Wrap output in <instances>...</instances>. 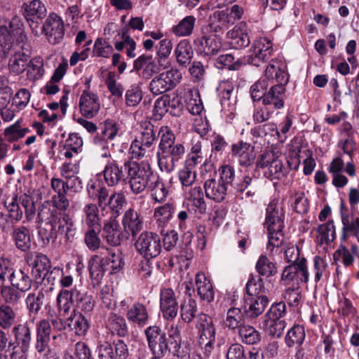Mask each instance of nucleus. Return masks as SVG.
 Instances as JSON below:
<instances>
[{
	"label": "nucleus",
	"mask_w": 359,
	"mask_h": 359,
	"mask_svg": "<svg viewBox=\"0 0 359 359\" xmlns=\"http://www.w3.org/2000/svg\"><path fill=\"white\" fill-rule=\"evenodd\" d=\"M122 224L126 231L135 236L143 228V221L135 210L130 208L123 216Z\"/></svg>",
	"instance_id": "c85d7f7f"
},
{
	"label": "nucleus",
	"mask_w": 359,
	"mask_h": 359,
	"mask_svg": "<svg viewBox=\"0 0 359 359\" xmlns=\"http://www.w3.org/2000/svg\"><path fill=\"white\" fill-rule=\"evenodd\" d=\"M29 56L23 51H15L8 62V68L15 74L22 73L27 68Z\"/></svg>",
	"instance_id": "c03bdc74"
},
{
	"label": "nucleus",
	"mask_w": 359,
	"mask_h": 359,
	"mask_svg": "<svg viewBox=\"0 0 359 359\" xmlns=\"http://www.w3.org/2000/svg\"><path fill=\"white\" fill-rule=\"evenodd\" d=\"M309 278V273L305 258L299 260L298 264L286 266L281 275V281L287 285L299 286L302 283H306Z\"/></svg>",
	"instance_id": "f8f14e48"
},
{
	"label": "nucleus",
	"mask_w": 359,
	"mask_h": 359,
	"mask_svg": "<svg viewBox=\"0 0 359 359\" xmlns=\"http://www.w3.org/2000/svg\"><path fill=\"white\" fill-rule=\"evenodd\" d=\"M187 109L193 115H201L203 111V104L196 89H188L184 95Z\"/></svg>",
	"instance_id": "c9c22d12"
},
{
	"label": "nucleus",
	"mask_w": 359,
	"mask_h": 359,
	"mask_svg": "<svg viewBox=\"0 0 359 359\" xmlns=\"http://www.w3.org/2000/svg\"><path fill=\"white\" fill-rule=\"evenodd\" d=\"M102 172L104 181L110 187L118 184L121 180H125L126 177L123 167H120L114 161L108 162Z\"/></svg>",
	"instance_id": "473e14b6"
},
{
	"label": "nucleus",
	"mask_w": 359,
	"mask_h": 359,
	"mask_svg": "<svg viewBox=\"0 0 359 359\" xmlns=\"http://www.w3.org/2000/svg\"><path fill=\"white\" fill-rule=\"evenodd\" d=\"M67 322L69 327L72 326V329L78 336L86 335L90 327L88 320L82 313L75 311L67 319Z\"/></svg>",
	"instance_id": "58836bf2"
},
{
	"label": "nucleus",
	"mask_w": 359,
	"mask_h": 359,
	"mask_svg": "<svg viewBox=\"0 0 359 359\" xmlns=\"http://www.w3.org/2000/svg\"><path fill=\"white\" fill-rule=\"evenodd\" d=\"M184 198L188 204L192 205L196 212L203 214L206 210V203L204 200L203 191L201 187H191L184 192Z\"/></svg>",
	"instance_id": "c756f323"
},
{
	"label": "nucleus",
	"mask_w": 359,
	"mask_h": 359,
	"mask_svg": "<svg viewBox=\"0 0 359 359\" xmlns=\"http://www.w3.org/2000/svg\"><path fill=\"white\" fill-rule=\"evenodd\" d=\"M106 261L99 255H94L89 262L88 269L93 285H99L106 270Z\"/></svg>",
	"instance_id": "e433bc0d"
},
{
	"label": "nucleus",
	"mask_w": 359,
	"mask_h": 359,
	"mask_svg": "<svg viewBox=\"0 0 359 359\" xmlns=\"http://www.w3.org/2000/svg\"><path fill=\"white\" fill-rule=\"evenodd\" d=\"M127 172L130 187L133 193H142L146 187H149L154 175L147 163L140 165L135 161H128L124 163Z\"/></svg>",
	"instance_id": "20e7f679"
},
{
	"label": "nucleus",
	"mask_w": 359,
	"mask_h": 359,
	"mask_svg": "<svg viewBox=\"0 0 359 359\" xmlns=\"http://www.w3.org/2000/svg\"><path fill=\"white\" fill-rule=\"evenodd\" d=\"M196 327L198 332V339H215V327L211 316L200 313L197 317Z\"/></svg>",
	"instance_id": "b1692460"
},
{
	"label": "nucleus",
	"mask_w": 359,
	"mask_h": 359,
	"mask_svg": "<svg viewBox=\"0 0 359 359\" xmlns=\"http://www.w3.org/2000/svg\"><path fill=\"white\" fill-rule=\"evenodd\" d=\"M2 299L8 305H16L21 299L20 291L12 285H4L0 287Z\"/></svg>",
	"instance_id": "e2e57ef3"
},
{
	"label": "nucleus",
	"mask_w": 359,
	"mask_h": 359,
	"mask_svg": "<svg viewBox=\"0 0 359 359\" xmlns=\"http://www.w3.org/2000/svg\"><path fill=\"white\" fill-rule=\"evenodd\" d=\"M27 67V76L31 80H38L43 75V60L40 57H36L29 60Z\"/></svg>",
	"instance_id": "69168bd1"
},
{
	"label": "nucleus",
	"mask_w": 359,
	"mask_h": 359,
	"mask_svg": "<svg viewBox=\"0 0 359 359\" xmlns=\"http://www.w3.org/2000/svg\"><path fill=\"white\" fill-rule=\"evenodd\" d=\"M275 83L265 93L262 104L268 105L275 111L284 107V100L285 97V86L289 81L287 73L285 70V67L281 65L279 70L276 72Z\"/></svg>",
	"instance_id": "39448f33"
},
{
	"label": "nucleus",
	"mask_w": 359,
	"mask_h": 359,
	"mask_svg": "<svg viewBox=\"0 0 359 359\" xmlns=\"http://www.w3.org/2000/svg\"><path fill=\"white\" fill-rule=\"evenodd\" d=\"M204 189L207 198L216 202H222L226 196L228 188L219 180L212 178L205 182Z\"/></svg>",
	"instance_id": "a878e982"
},
{
	"label": "nucleus",
	"mask_w": 359,
	"mask_h": 359,
	"mask_svg": "<svg viewBox=\"0 0 359 359\" xmlns=\"http://www.w3.org/2000/svg\"><path fill=\"white\" fill-rule=\"evenodd\" d=\"M280 157V153L277 149L271 148L258 156L257 166L260 168H267L271 177L280 179L285 176L287 171Z\"/></svg>",
	"instance_id": "0eeeda50"
},
{
	"label": "nucleus",
	"mask_w": 359,
	"mask_h": 359,
	"mask_svg": "<svg viewBox=\"0 0 359 359\" xmlns=\"http://www.w3.org/2000/svg\"><path fill=\"white\" fill-rule=\"evenodd\" d=\"M149 189L151 191L152 198L156 202H163L168 194V189L165 184L162 180L156 175H154L152 181L150 182Z\"/></svg>",
	"instance_id": "09e8293b"
},
{
	"label": "nucleus",
	"mask_w": 359,
	"mask_h": 359,
	"mask_svg": "<svg viewBox=\"0 0 359 359\" xmlns=\"http://www.w3.org/2000/svg\"><path fill=\"white\" fill-rule=\"evenodd\" d=\"M269 303L267 297L260 294L257 298H250L245 306L244 312L250 318H255L261 315Z\"/></svg>",
	"instance_id": "a19ab883"
},
{
	"label": "nucleus",
	"mask_w": 359,
	"mask_h": 359,
	"mask_svg": "<svg viewBox=\"0 0 359 359\" xmlns=\"http://www.w3.org/2000/svg\"><path fill=\"white\" fill-rule=\"evenodd\" d=\"M182 74L177 69H170L161 73L155 76L150 82L151 92L159 95L174 88L182 80Z\"/></svg>",
	"instance_id": "1a4fd4ad"
},
{
	"label": "nucleus",
	"mask_w": 359,
	"mask_h": 359,
	"mask_svg": "<svg viewBox=\"0 0 359 359\" xmlns=\"http://www.w3.org/2000/svg\"><path fill=\"white\" fill-rule=\"evenodd\" d=\"M24 15L28 22L32 33L35 36H39L41 32L39 29V22L46 15V8L40 0H32L23 4Z\"/></svg>",
	"instance_id": "ddd939ff"
},
{
	"label": "nucleus",
	"mask_w": 359,
	"mask_h": 359,
	"mask_svg": "<svg viewBox=\"0 0 359 359\" xmlns=\"http://www.w3.org/2000/svg\"><path fill=\"white\" fill-rule=\"evenodd\" d=\"M284 216L283 202L278 199H272L266 208L265 227L268 231H282L284 226Z\"/></svg>",
	"instance_id": "2eb2a0df"
},
{
	"label": "nucleus",
	"mask_w": 359,
	"mask_h": 359,
	"mask_svg": "<svg viewBox=\"0 0 359 359\" xmlns=\"http://www.w3.org/2000/svg\"><path fill=\"white\" fill-rule=\"evenodd\" d=\"M149 348L154 355H164L168 348L166 334L157 326H149L145 330Z\"/></svg>",
	"instance_id": "dca6fc26"
},
{
	"label": "nucleus",
	"mask_w": 359,
	"mask_h": 359,
	"mask_svg": "<svg viewBox=\"0 0 359 359\" xmlns=\"http://www.w3.org/2000/svg\"><path fill=\"white\" fill-rule=\"evenodd\" d=\"M79 109L81 114L88 118L95 116L100 109V101L97 94L85 90L79 99Z\"/></svg>",
	"instance_id": "aec40b11"
},
{
	"label": "nucleus",
	"mask_w": 359,
	"mask_h": 359,
	"mask_svg": "<svg viewBox=\"0 0 359 359\" xmlns=\"http://www.w3.org/2000/svg\"><path fill=\"white\" fill-rule=\"evenodd\" d=\"M344 154L350 157L346 164L341 156L334 158L327 167V170L332 177V183L337 188H343L348 183V179L343 174L344 171L351 177L356 176V168L353 161V156L356 149L355 142L348 137L341 143Z\"/></svg>",
	"instance_id": "f03ea898"
},
{
	"label": "nucleus",
	"mask_w": 359,
	"mask_h": 359,
	"mask_svg": "<svg viewBox=\"0 0 359 359\" xmlns=\"http://www.w3.org/2000/svg\"><path fill=\"white\" fill-rule=\"evenodd\" d=\"M44 294L42 292H31L26 297L25 303L29 313L36 314L41 308Z\"/></svg>",
	"instance_id": "680f3d73"
},
{
	"label": "nucleus",
	"mask_w": 359,
	"mask_h": 359,
	"mask_svg": "<svg viewBox=\"0 0 359 359\" xmlns=\"http://www.w3.org/2000/svg\"><path fill=\"white\" fill-rule=\"evenodd\" d=\"M231 155L238 159L240 165L244 166L251 165L255 158L251 145L243 141L232 144Z\"/></svg>",
	"instance_id": "393cba45"
},
{
	"label": "nucleus",
	"mask_w": 359,
	"mask_h": 359,
	"mask_svg": "<svg viewBox=\"0 0 359 359\" xmlns=\"http://www.w3.org/2000/svg\"><path fill=\"white\" fill-rule=\"evenodd\" d=\"M305 336L304 327L295 325L287 331L285 341L288 347L299 346L304 342Z\"/></svg>",
	"instance_id": "de8ad7c7"
},
{
	"label": "nucleus",
	"mask_w": 359,
	"mask_h": 359,
	"mask_svg": "<svg viewBox=\"0 0 359 359\" xmlns=\"http://www.w3.org/2000/svg\"><path fill=\"white\" fill-rule=\"evenodd\" d=\"M50 184L51 188L57 195L54 196L53 201L49 202L55 206L57 210L65 212L69 205V201L66 196L69 190V182H65L60 178L53 177L51 179Z\"/></svg>",
	"instance_id": "4be33fe9"
},
{
	"label": "nucleus",
	"mask_w": 359,
	"mask_h": 359,
	"mask_svg": "<svg viewBox=\"0 0 359 359\" xmlns=\"http://www.w3.org/2000/svg\"><path fill=\"white\" fill-rule=\"evenodd\" d=\"M359 252V248L357 245L353 244L348 249L343 245L339 246L338 249L333 255V259L335 262H341L346 267L353 265L355 257Z\"/></svg>",
	"instance_id": "f704fd0d"
},
{
	"label": "nucleus",
	"mask_w": 359,
	"mask_h": 359,
	"mask_svg": "<svg viewBox=\"0 0 359 359\" xmlns=\"http://www.w3.org/2000/svg\"><path fill=\"white\" fill-rule=\"evenodd\" d=\"M221 97V113L227 121H231L236 114V99L231 97L233 90V83L230 81L221 82L217 88Z\"/></svg>",
	"instance_id": "4468645a"
},
{
	"label": "nucleus",
	"mask_w": 359,
	"mask_h": 359,
	"mask_svg": "<svg viewBox=\"0 0 359 359\" xmlns=\"http://www.w3.org/2000/svg\"><path fill=\"white\" fill-rule=\"evenodd\" d=\"M272 42L266 37H260L255 40L250 48V55L248 62L255 66H259L260 62H264L272 55Z\"/></svg>",
	"instance_id": "f3484780"
},
{
	"label": "nucleus",
	"mask_w": 359,
	"mask_h": 359,
	"mask_svg": "<svg viewBox=\"0 0 359 359\" xmlns=\"http://www.w3.org/2000/svg\"><path fill=\"white\" fill-rule=\"evenodd\" d=\"M196 20V18L192 15L186 16L177 25L173 26L171 31L179 37L190 36L195 27Z\"/></svg>",
	"instance_id": "49530a36"
},
{
	"label": "nucleus",
	"mask_w": 359,
	"mask_h": 359,
	"mask_svg": "<svg viewBox=\"0 0 359 359\" xmlns=\"http://www.w3.org/2000/svg\"><path fill=\"white\" fill-rule=\"evenodd\" d=\"M127 319L131 323L142 327L149 323V314L144 305L135 303L130 307L126 313Z\"/></svg>",
	"instance_id": "7c9ffc66"
},
{
	"label": "nucleus",
	"mask_w": 359,
	"mask_h": 359,
	"mask_svg": "<svg viewBox=\"0 0 359 359\" xmlns=\"http://www.w3.org/2000/svg\"><path fill=\"white\" fill-rule=\"evenodd\" d=\"M244 323V315L239 308L231 307L226 312L224 325L231 329H239Z\"/></svg>",
	"instance_id": "8fccbe9b"
},
{
	"label": "nucleus",
	"mask_w": 359,
	"mask_h": 359,
	"mask_svg": "<svg viewBox=\"0 0 359 359\" xmlns=\"http://www.w3.org/2000/svg\"><path fill=\"white\" fill-rule=\"evenodd\" d=\"M119 224L115 218H110L104 225L102 236L112 246H117L121 243Z\"/></svg>",
	"instance_id": "4c0bfd02"
},
{
	"label": "nucleus",
	"mask_w": 359,
	"mask_h": 359,
	"mask_svg": "<svg viewBox=\"0 0 359 359\" xmlns=\"http://www.w3.org/2000/svg\"><path fill=\"white\" fill-rule=\"evenodd\" d=\"M121 39V41H117L114 43L115 48L120 51L126 48L128 56L135 57L136 55L135 53L136 49L135 41L125 31L122 32Z\"/></svg>",
	"instance_id": "0e129e2a"
},
{
	"label": "nucleus",
	"mask_w": 359,
	"mask_h": 359,
	"mask_svg": "<svg viewBox=\"0 0 359 359\" xmlns=\"http://www.w3.org/2000/svg\"><path fill=\"white\" fill-rule=\"evenodd\" d=\"M194 46L197 53L203 56L216 55L221 48L219 37L215 34H204L194 40Z\"/></svg>",
	"instance_id": "6ab92c4d"
},
{
	"label": "nucleus",
	"mask_w": 359,
	"mask_h": 359,
	"mask_svg": "<svg viewBox=\"0 0 359 359\" xmlns=\"http://www.w3.org/2000/svg\"><path fill=\"white\" fill-rule=\"evenodd\" d=\"M153 152L154 148L144 147L135 141L132 142L129 149V154L133 159L148 158L152 155Z\"/></svg>",
	"instance_id": "338daca9"
},
{
	"label": "nucleus",
	"mask_w": 359,
	"mask_h": 359,
	"mask_svg": "<svg viewBox=\"0 0 359 359\" xmlns=\"http://www.w3.org/2000/svg\"><path fill=\"white\" fill-rule=\"evenodd\" d=\"M196 312L197 303L194 299L189 297L181 304L180 316L184 323H191L195 318Z\"/></svg>",
	"instance_id": "5fc2aeb1"
},
{
	"label": "nucleus",
	"mask_w": 359,
	"mask_h": 359,
	"mask_svg": "<svg viewBox=\"0 0 359 359\" xmlns=\"http://www.w3.org/2000/svg\"><path fill=\"white\" fill-rule=\"evenodd\" d=\"M242 341L247 344H255L261 340L260 333L252 326L243 325L238 329Z\"/></svg>",
	"instance_id": "4d7b16f0"
},
{
	"label": "nucleus",
	"mask_w": 359,
	"mask_h": 359,
	"mask_svg": "<svg viewBox=\"0 0 359 359\" xmlns=\"http://www.w3.org/2000/svg\"><path fill=\"white\" fill-rule=\"evenodd\" d=\"M250 29L244 22L236 25L226 33V39L230 46L235 49L245 48L250 43Z\"/></svg>",
	"instance_id": "a211bd4d"
},
{
	"label": "nucleus",
	"mask_w": 359,
	"mask_h": 359,
	"mask_svg": "<svg viewBox=\"0 0 359 359\" xmlns=\"http://www.w3.org/2000/svg\"><path fill=\"white\" fill-rule=\"evenodd\" d=\"M204 158L202 152V144L199 140L191 141L189 153L184 161L185 163L196 167Z\"/></svg>",
	"instance_id": "6e6d98bb"
},
{
	"label": "nucleus",
	"mask_w": 359,
	"mask_h": 359,
	"mask_svg": "<svg viewBox=\"0 0 359 359\" xmlns=\"http://www.w3.org/2000/svg\"><path fill=\"white\" fill-rule=\"evenodd\" d=\"M79 297L80 291L76 288L71 290L62 289L57 295L56 306L60 315H65L70 311L73 305V296Z\"/></svg>",
	"instance_id": "2f4dec72"
},
{
	"label": "nucleus",
	"mask_w": 359,
	"mask_h": 359,
	"mask_svg": "<svg viewBox=\"0 0 359 359\" xmlns=\"http://www.w3.org/2000/svg\"><path fill=\"white\" fill-rule=\"evenodd\" d=\"M317 239L320 244H329L332 243L336 236L334 222L330 221L325 224L320 225L318 228Z\"/></svg>",
	"instance_id": "864d4df0"
},
{
	"label": "nucleus",
	"mask_w": 359,
	"mask_h": 359,
	"mask_svg": "<svg viewBox=\"0 0 359 359\" xmlns=\"http://www.w3.org/2000/svg\"><path fill=\"white\" fill-rule=\"evenodd\" d=\"M107 327L114 334L125 337L128 334L126 320L116 313H110L107 321Z\"/></svg>",
	"instance_id": "37998d69"
},
{
	"label": "nucleus",
	"mask_w": 359,
	"mask_h": 359,
	"mask_svg": "<svg viewBox=\"0 0 359 359\" xmlns=\"http://www.w3.org/2000/svg\"><path fill=\"white\" fill-rule=\"evenodd\" d=\"M39 32L41 34H44L49 43L58 44L62 41L65 36L64 21L56 13H50Z\"/></svg>",
	"instance_id": "9b49d317"
},
{
	"label": "nucleus",
	"mask_w": 359,
	"mask_h": 359,
	"mask_svg": "<svg viewBox=\"0 0 359 359\" xmlns=\"http://www.w3.org/2000/svg\"><path fill=\"white\" fill-rule=\"evenodd\" d=\"M173 212L174 207L170 203H165L154 209V221L161 233L172 219Z\"/></svg>",
	"instance_id": "72a5a7b5"
},
{
	"label": "nucleus",
	"mask_w": 359,
	"mask_h": 359,
	"mask_svg": "<svg viewBox=\"0 0 359 359\" xmlns=\"http://www.w3.org/2000/svg\"><path fill=\"white\" fill-rule=\"evenodd\" d=\"M15 245L20 250L25 252L31 247L29 230L25 226H18L13 229L12 233Z\"/></svg>",
	"instance_id": "79ce46f5"
},
{
	"label": "nucleus",
	"mask_w": 359,
	"mask_h": 359,
	"mask_svg": "<svg viewBox=\"0 0 359 359\" xmlns=\"http://www.w3.org/2000/svg\"><path fill=\"white\" fill-rule=\"evenodd\" d=\"M305 157L303 159V172L305 175H311L316 165V161L313 157V152L311 150L309 149H305L303 150H299V152L296 154V161L295 164L293 167L294 169H298L301 163V158Z\"/></svg>",
	"instance_id": "ea45409f"
},
{
	"label": "nucleus",
	"mask_w": 359,
	"mask_h": 359,
	"mask_svg": "<svg viewBox=\"0 0 359 359\" xmlns=\"http://www.w3.org/2000/svg\"><path fill=\"white\" fill-rule=\"evenodd\" d=\"M135 247L145 259L157 257L161 251V239L154 233L142 232L135 243Z\"/></svg>",
	"instance_id": "9d476101"
},
{
	"label": "nucleus",
	"mask_w": 359,
	"mask_h": 359,
	"mask_svg": "<svg viewBox=\"0 0 359 359\" xmlns=\"http://www.w3.org/2000/svg\"><path fill=\"white\" fill-rule=\"evenodd\" d=\"M29 132L27 128H21L19 121L7 127L4 132L5 140L9 142L18 141Z\"/></svg>",
	"instance_id": "13d9d810"
},
{
	"label": "nucleus",
	"mask_w": 359,
	"mask_h": 359,
	"mask_svg": "<svg viewBox=\"0 0 359 359\" xmlns=\"http://www.w3.org/2000/svg\"><path fill=\"white\" fill-rule=\"evenodd\" d=\"M86 224L90 228L100 227V216L98 214V208L95 204L89 203L85 205L83 208Z\"/></svg>",
	"instance_id": "bf43d9fd"
},
{
	"label": "nucleus",
	"mask_w": 359,
	"mask_h": 359,
	"mask_svg": "<svg viewBox=\"0 0 359 359\" xmlns=\"http://www.w3.org/2000/svg\"><path fill=\"white\" fill-rule=\"evenodd\" d=\"M38 219L39 222L50 227H39V242L42 246H48L60 236H63L66 241H71L76 234V228L72 218L65 212L57 210L48 201L39 208Z\"/></svg>",
	"instance_id": "f257e3e1"
},
{
	"label": "nucleus",
	"mask_w": 359,
	"mask_h": 359,
	"mask_svg": "<svg viewBox=\"0 0 359 359\" xmlns=\"http://www.w3.org/2000/svg\"><path fill=\"white\" fill-rule=\"evenodd\" d=\"M157 158L160 170L165 172L173 171L177 163L169 153V149H158Z\"/></svg>",
	"instance_id": "603ef678"
},
{
	"label": "nucleus",
	"mask_w": 359,
	"mask_h": 359,
	"mask_svg": "<svg viewBox=\"0 0 359 359\" xmlns=\"http://www.w3.org/2000/svg\"><path fill=\"white\" fill-rule=\"evenodd\" d=\"M7 279L13 287L21 292H26L32 287V279L21 269H15L12 266Z\"/></svg>",
	"instance_id": "bb28decb"
},
{
	"label": "nucleus",
	"mask_w": 359,
	"mask_h": 359,
	"mask_svg": "<svg viewBox=\"0 0 359 359\" xmlns=\"http://www.w3.org/2000/svg\"><path fill=\"white\" fill-rule=\"evenodd\" d=\"M196 290L201 299L211 302L215 297V292L209 278L206 277L204 273L199 272L196 276Z\"/></svg>",
	"instance_id": "cd10ccee"
},
{
	"label": "nucleus",
	"mask_w": 359,
	"mask_h": 359,
	"mask_svg": "<svg viewBox=\"0 0 359 359\" xmlns=\"http://www.w3.org/2000/svg\"><path fill=\"white\" fill-rule=\"evenodd\" d=\"M26 35L17 19H0V58H6L15 50V43L23 42Z\"/></svg>",
	"instance_id": "7ed1b4c3"
},
{
	"label": "nucleus",
	"mask_w": 359,
	"mask_h": 359,
	"mask_svg": "<svg viewBox=\"0 0 359 359\" xmlns=\"http://www.w3.org/2000/svg\"><path fill=\"white\" fill-rule=\"evenodd\" d=\"M160 306L164 318L174 319L178 312V303L175 293L171 288H163L160 295Z\"/></svg>",
	"instance_id": "412c9836"
},
{
	"label": "nucleus",
	"mask_w": 359,
	"mask_h": 359,
	"mask_svg": "<svg viewBox=\"0 0 359 359\" xmlns=\"http://www.w3.org/2000/svg\"><path fill=\"white\" fill-rule=\"evenodd\" d=\"M286 311L283 302L273 304L264 316L262 327L272 337H280L285 327V322L281 320Z\"/></svg>",
	"instance_id": "423d86ee"
},
{
	"label": "nucleus",
	"mask_w": 359,
	"mask_h": 359,
	"mask_svg": "<svg viewBox=\"0 0 359 359\" xmlns=\"http://www.w3.org/2000/svg\"><path fill=\"white\" fill-rule=\"evenodd\" d=\"M31 267V273L33 278L39 282L46 276L50 268V262L48 257L43 254L38 253L29 262Z\"/></svg>",
	"instance_id": "5701e85b"
},
{
	"label": "nucleus",
	"mask_w": 359,
	"mask_h": 359,
	"mask_svg": "<svg viewBox=\"0 0 359 359\" xmlns=\"http://www.w3.org/2000/svg\"><path fill=\"white\" fill-rule=\"evenodd\" d=\"M17 313L10 306L6 304L0 305V327L9 329L16 323Z\"/></svg>",
	"instance_id": "3c124183"
},
{
	"label": "nucleus",
	"mask_w": 359,
	"mask_h": 359,
	"mask_svg": "<svg viewBox=\"0 0 359 359\" xmlns=\"http://www.w3.org/2000/svg\"><path fill=\"white\" fill-rule=\"evenodd\" d=\"M194 52L191 44L187 40H181L175 49L177 62L182 66L188 65L193 57Z\"/></svg>",
	"instance_id": "a18cd8bd"
},
{
	"label": "nucleus",
	"mask_w": 359,
	"mask_h": 359,
	"mask_svg": "<svg viewBox=\"0 0 359 359\" xmlns=\"http://www.w3.org/2000/svg\"><path fill=\"white\" fill-rule=\"evenodd\" d=\"M280 66V62L272 60L267 66L264 74L251 86L250 93L253 102L263 100L267 87L275 83L276 72L279 70Z\"/></svg>",
	"instance_id": "6e6552de"
},
{
	"label": "nucleus",
	"mask_w": 359,
	"mask_h": 359,
	"mask_svg": "<svg viewBox=\"0 0 359 359\" xmlns=\"http://www.w3.org/2000/svg\"><path fill=\"white\" fill-rule=\"evenodd\" d=\"M196 167L184 163L182 169L178 172V177L180 184L183 187H191L196 181Z\"/></svg>",
	"instance_id": "052dcab7"
},
{
	"label": "nucleus",
	"mask_w": 359,
	"mask_h": 359,
	"mask_svg": "<svg viewBox=\"0 0 359 359\" xmlns=\"http://www.w3.org/2000/svg\"><path fill=\"white\" fill-rule=\"evenodd\" d=\"M119 131L118 125L112 120H107L100 126V133L97 135L108 140H112L118 135Z\"/></svg>",
	"instance_id": "774afa93"
}]
</instances>
